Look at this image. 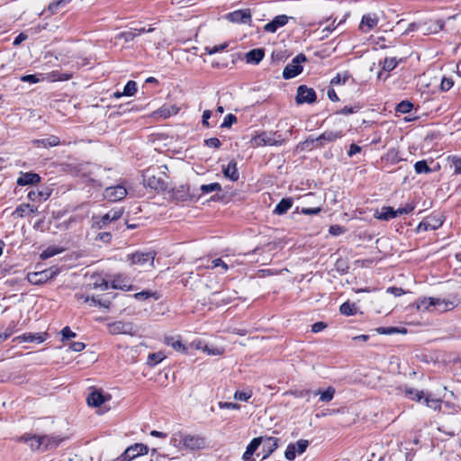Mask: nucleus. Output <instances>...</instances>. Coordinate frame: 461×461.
<instances>
[{"label":"nucleus","mask_w":461,"mask_h":461,"mask_svg":"<svg viewBox=\"0 0 461 461\" xmlns=\"http://www.w3.org/2000/svg\"><path fill=\"white\" fill-rule=\"evenodd\" d=\"M461 303L456 295L448 297H421L415 301L417 310L422 312L441 314L450 312Z\"/></svg>","instance_id":"obj_1"},{"label":"nucleus","mask_w":461,"mask_h":461,"mask_svg":"<svg viewBox=\"0 0 461 461\" xmlns=\"http://www.w3.org/2000/svg\"><path fill=\"white\" fill-rule=\"evenodd\" d=\"M170 441L171 444L176 447L191 450L202 449L205 446L204 438L195 435L185 434L181 431L174 433Z\"/></svg>","instance_id":"obj_2"},{"label":"nucleus","mask_w":461,"mask_h":461,"mask_svg":"<svg viewBox=\"0 0 461 461\" xmlns=\"http://www.w3.org/2000/svg\"><path fill=\"white\" fill-rule=\"evenodd\" d=\"M151 33L154 32V37L146 40L147 42L154 44L157 48L160 47L163 41L162 32L158 31L156 28L149 26V28H140V29H131L126 32H120L117 34L116 39L123 40L125 42L132 41L137 36L141 35L142 33Z\"/></svg>","instance_id":"obj_3"},{"label":"nucleus","mask_w":461,"mask_h":461,"mask_svg":"<svg viewBox=\"0 0 461 461\" xmlns=\"http://www.w3.org/2000/svg\"><path fill=\"white\" fill-rule=\"evenodd\" d=\"M285 140L276 132L272 131H260L259 133L253 136L250 140L252 147H263V146H281L285 143Z\"/></svg>","instance_id":"obj_4"},{"label":"nucleus","mask_w":461,"mask_h":461,"mask_svg":"<svg viewBox=\"0 0 461 461\" xmlns=\"http://www.w3.org/2000/svg\"><path fill=\"white\" fill-rule=\"evenodd\" d=\"M156 257L155 251H137L126 256V261L130 266H136L143 269H149L154 267V259Z\"/></svg>","instance_id":"obj_5"},{"label":"nucleus","mask_w":461,"mask_h":461,"mask_svg":"<svg viewBox=\"0 0 461 461\" xmlns=\"http://www.w3.org/2000/svg\"><path fill=\"white\" fill-rule=\"evenodd\" d=\"M124 212L122 207L113 208L102 217L94 216L92 217V226L95 229H103L110 222L115 221L120 219Z\"/></svg>","instance_id":"obj_6"},{"label":"nucleus","mask_w":461,"mask_h":461,"mask_svg":"<svg viewBox=\"0 0 461 461\" xmlns=\"http://www.w3.org/2000/svg\"><path fill=\"white\" fill-rule=\"evenodd\" d=\"M108 332L112 335L135 336L138 332L137 327L131 321H116L107 325Z\"/></svg>","instance_id":"obj_7"},{"label":"nucleus","mask_w":461,"mask_h":461,"mask_svg":"<svg viewBox=\"0 0 461 461\" xmlns=\"http://www.w3.org/2000/svg\"><path fill=\"white\" fill-rule=\"evenodd\" d=\"M144 185L156 191H164L167 188V181L160 176H157L153 169L149 168L143 174Z\"/></svg>","instance_id":"obj_8"},{"label":"nucleus","mask_w":461,"mask_h":461,"mask_svg":"<svg viewBox=\"0 0 461 461\" xmlns=\"http://www.w3.org/2000/svg\"><path fill=\"white\" fill-rule=\"evenodd\" d=\"M306 60V57L303 54H298L295 56L292 62L287 64L283 70V77L285 79H291L298 76L303 71L302 62Z\"/></svg>","instance_id":"obj_9"},{"label":"nucleus","mask_w":461,"mask_h":461,"mask_svg":"<svg viewBox=\"0 0 461 461\" xmlns=\"http://www.w3.org/2000/svg\"><path fill=\"white\" fill-rule=\"evenodd\" d=\"M58 269L49 268L39 272H32L27 275V280L32 285H41L58 275Z\"/></svg>","instance_id":"obj_10"},{"label":"nucleus","mask_w":461,"mask_h":461,"mask_svg":"<svg viewBox=\"0 0 461 461\" xmlns=\"http://www.w3.org/2000/svg\"><path fill=\"white\" fill-rule=\"evenodd\" d=\"M343 136L341 131H325L316 139H308L305 140L304 144L308 145L309 143L313 144L317 143L316 146L323 147L325 142H333L338 139H340Z\"/></svg>","instance_id":"obj_11"},{"label":"nucleus","mask_w":461,"mask_h":461,"mask_svg":"<svg viewBox=\"0 0 461 461\" xmlns=\"http://www.w3.org/2000/svg\"><path fill=\"white\" fill-rule=\"evenodd\" d=\"M309 446V442L306 439H299L295 444L290 443L285 452V456L286 459L293 461L296 453L303 454L306 451Z\"/></svg>","instance_id":"obj_12"},{"label":"nucleus","mask_w":461,"mask_h":461,"mask_svg":"<svg viewBox=\"0 0 461 461\" xmlns=\"http://www.w3.org/2000/svg\"><path fill=\"white\" fill-rule=\"evenodd\" d=\"M127 195L126 188L122 185L106 187L104 196L110 202L121 201Z\"/></svg>","instance_id":"obj_13"},{"label":"nucleus","mask_w":461,"mask_h":461,"mask_svg":"<svg viewBox=\"0 0 461 461\" xmlns=\"http://www.w3.org/2000/svg\"><path fill=\"white\" fill-rule=\"evenodd\" d=\"M294 18L286 14H280L276 16L271 22L264 25V32L275 33L279 28L284 27L290 20Z\"/></svg>","instance_id":"obj_14"},{"label":"nucleus","mask_w":461,"mask_h":461,"mask_svg":"<svg viewBox=\"0 0 461 461\" xmlns=\"http://www.w3.org/2000/svg\"><path fill=\"white\" fill-rule=\"evenodd\" d=\"M226 18L234 23L249 24L251 23V12L249 9H240L231 12Z\"/></svg>","instance_id":"obj_15"},{"label":"nucleus","mask_w":461,"mask_h":461,"mask_svg":"<svg viewBox=\"0 0 461 461\" xmlns=\"http://www.w3.org/2000/svg\"><path fill=\"white\" fill-rule=\"evenodd\" d=\"M295 99L297 104H312L316 100V94L312 88H309L303 85L297 88V95Z\"/></svg>","instance_id":"obj_16"},{"label":"nucleus","mask_w":461,"mask_h":461,"mask_svg":"<svg viewBox=\"0 0 461 461\" xmlns=\"http://www.w3.org/2000/svg\"><path fill=\"white\" fill-rule=\"evenodd\" d=\"M19 441H24L25 443H27L29 445V447L32 450H41V446H43V445L47 447L48 443H49V439L46 436L38 437V436H34V435L33 436L23 435L21 438H19Z\"/></svg>","instance_id":"obj_17"},{"label":"nucleus","mask_w":461,"mask_h":461,"mask_svg":"<svg viewBox=\"0 0 461 461\" xmlns=\"http://www.w3.org/2000/svg\"><path fill=\"white\" fill-rule=\"evenodd\" d=\"M443 224V220L438 215H430L418 225L419 230H437Z\"/></svg>","instance_id":"obj_18"},{"label":"nucleus","mask_w":461,"mask_h":461,"mask_svg":"<svg viewBox=\"0 0 461 461\" xmlns=\"http://www.w3.org/2000/svg\"><path fill=\"white\" fill-rule=\"evenodd\" d=\"M47 338L46 333L38 332V333H24L23 335L17 336L14 339V342L23 343V342H36L42 343L45 341Z\"/></svg>","instance_id":"obj_19"},{"label":"nucleus","mask_w":461,"mask_h":461,"mask_svg":"<svg viewBox=\"0 0 461 461\" xmlns=\"http://www.w3.org/2000/svg\"><path fill=\"white\" fill-rule=\"evenodd\" d=\"M110 398V395H104L101 391L95 390L87 396L86 402L90 406L99 407L105 402L109 401Z\"/></svg>","instance_id":"obj_20"},{"label":"nucleus","mask_w":461,"mask_h":461,"mask_svg":"<svg viewBox=\"0 0 461 461\" xmlns=\"http://www.w3.org/2000/svg\"><path fill=\"white\" fill-rule=\"evenodd\" d=\"M222 173L224 176L230 181H238L240 174L238 171L237 162L234 159H231L227 166H222Z\"/></svg>","instance_id":"obj_21"},{"label":"nucleus","mask_w":461,"mask_h":461,"mask_svg":"<svg viewBox=\"0 0 461 461\" xmlns=\"http://www.w3.org/2000/svg\"><path fill=\"white\" fill-rule=\"evenodd\" d=\"M379 22V17L375 14H367L363 15L361 23H360V29H362L365 32H367L368 31L375 28Z\"/></svg>","instance_id":"obj_22"},{"label":"nucleus","mask_w":461,"mask_h":461,"mask_svg":"<svg viewBox=\"0 0 461 461\" xmlns=\"http://www.w3.org/2000/svg\"><path fill=\"white\" fill-rule=\"evenodd\" d=\"M263 451L265 455L263 459L268 457L278 447V438L273 437H263Z\"/></svg>","instance_id":"obj_23"},{"label":"nucleus","mask_w":461,"mask_h":461,"mask_svg":"<svg viewBox=\"0 0 461 461\" xmlns=\"http://www.w3.org/2000/svg\"><path fill=\"white\" fill-rule=\"evenodd\" d=\"M165 343L173 348L176 351L180 353H186L187 347L182 343V340L179 336H171L165 338Z\"/></svg>","instance_id":"obj_24"},{"label":"nucleus","mask_w":461,"mask_h":461,"mask_svg":"<svg viewBox=\"0 0 461 461\" xmlns=\"http://www.w3.org/2000/svg\"><path fill=\"white\" fill-rule=\"evenodd\" d=\"M335 392L336 391L334 387L329 386L325 391L318 390L312 393L306 391L305 394L312 393L313 395H320V401L329 402L333 399Z\"/></svg>","instance_id":"obj_25"},{"label":"nucleus","mask_w":461,"mask_h":461,"mask_svg":"<svg viewBox=\"0 0 461 461\" xmlns=\"http://www.w3.org/2000/svg\"><path fill=\"white\" fill-rule=\"evenodd\" d=\"M41 180V177L36 173H24L18 179L17 184L19 185H34L39 183Z\"/></svg>","instance_id":"obj_26"},{"label":"nucleus","mask_w":461,"mask_h":461,"mask_svg":"<svg viewBox=\"0 0 461 461\" xmlns=\"http://www.w3.org/2000/svg\"><path fill=\"white\" fill-rule=\"evenodd\" d=\"M178 113V108L175 105H163L159 109H158L156 112H154V115L156 117L160 118H167L171 115H175Z\"/></svg>","instance_id":"obj_27"},{"label":"nucleus","mask_w":461,"mask_h":461,"mask_svg":"<svg viewBox=\"0 0 461 461\" xmlns=\"http://www.w3.org/2000/svg\"><path fill=\"white\" fill-rule=\"evenodd\" d=\"M375 218L383 221H388L396 218L394 209L393 207L384 206L381 209V212L376 211L374 214Z\"/></svg>","instance_id":"obj_28"},{"label":"nucleus","mask_w":461,"mask_h":461,"mask_svg":"<svg viewBox=\"0 0 461 461\" xmlns=\"http://www.w3.org/2000/svg\"><path fill=\"white\" fill-rule=\"evenodd\" d=\"M293 206V199L292 198H283L274 209V213L277 215H283L287 212L289 209Z\"/></svg>","instance_id":"obj_29"},{"label":"nucleus","mask_w":461,"mask_h":461,"mask_svg":"<svg viewBox=\"0 0 461 461\" xmlns=\"http://www.w3.org/2000/svg\"><path fill=\"white\" fill-rule=\"evenodd\" d=\"M264 50L261 49H254L249 50L246 55L248 63L258 64L264 58Z\"/></svg>","instance_id":"obj_30"},{"label":"nucleus","mask_w":461,"mask_h":461,"mask_svg":"<svg viewBox=\"0 0 461 461\" xmlns=\"http://www.w3.org/2000/svg\"><path fill=\"white\" fill-rule=\"evenodd\" d=\"M172 195L176 200L186 201L189 198V187L181 185L172 190Z\"/></svg>","instance_id":"obj_31"},{"label":"nucleus","mask_w":461,"mask_h":461,"mask_svg":"<svg viewBox=\"0 0 461 461\" xmlns=\"http://www.w3.org/2000/svg\"><path fill=\"white\" fill-rule=\"evenodd\" d=\"M112 286L115 289L131 290V285L128 284V281L122 276H115L112 282Z\"/></svg>","instance_id":"obj_32"},{"label":"nucleus","mask_w":461,"mask_h":461,"mask_svg":"<svg viewBox=\"0 0 461 461\" xmlns=\"http://www.w3.org/2000/svg\"><path fill=\"white\" fill-rule=\"evenodd\" d=\"M447 163L449 168L453 170L454 174H461V158L456 156H450L447 158Z\"/></svg>","instance_id":"obj_33"},{"label":"nucleus","mask_w":461,"mask_h":461,"mask_svg":"<svg viewBox=\"0 0 461 461\" xmlns=\"http://www.w3.org/2000/svg\"><path fill=\"white\" fill-rule=\"evenodd\" d=\"M404 394L411 400L420 402L424 397V392L414 388H405Z\"/></svg>","instance_id":"obj_34"},{"label":"nucleus","mask_w":461,"mask_h":461,"mask_svg":"<svg viewBox=\"0 0 461 461\" xmlns=\"http://www.w3.org/2000/svg\"><path fill=\"white\" fill-rule=\"evenodd\" d=\"M339 311L343 315L352 316L357 313V308L355 303L346 302L343 304H341Z\"/></svg>","instance_id":"obj_35"},{"label":"nucleus","mask_w":461,"mask_h":461,"mask_svg":"<svg viewBox=\"0 0 461 461\" xmlns=\"http://www.w3.org/2000/svg\"><path fill=\"white\" fill-rule=\"evenodd\" d=\"M129 450H131V453L132 454H138L139 456H143L148 454L149 447L148 446L142 444V443H136L134 445H131L127 447Z\"/></svg>","instance_id":"obj_36"},{"label":"nucleus","mask_w":461,"mask_h":461,"mask_svg":"<svg viewBox=\"0 0 461 461\" xmlns=\"http://www.w3.org/2000/svg\"><path fill=\"white\" fill-rule=\"evenodd\" d=\"M414 169L417 174H428L432 172V169L428 166L426 160H420L414 164Z\"/></svg>","instance_id":"obj_37"},{"label":"nucleus","mask_w":461,"mask_h":461,"mask_svg":"<svg viewBox=\"0 0 461 461\" xmlns=\"http://www.w3.org/2000/svg\"><path fill=\"white\" fill-rule=\"evenodd\" d=\"M398 63L399 61L396 58H385L382 63V68L384 71L390 72L397 67Z\"/></svg>","instance_id":"obj_38"},{"label":"nucleus","mask_w":461,"mask_h":461,"mask_svg":"<svg viewBox=\"0 0 461 461\" xmlns=\"http://www.w3.org/2000/svg\"><path fill=\"white\" fill-rule=\"evenodd\" d=\"M165 358V355L162 352H156L149 354L148 357V365L154 366L160 363Z\"/></svg>","instance_id":"obj_39"},{"label":"nucleus","mask_w":461,"mask_h":461,"mask_svg":"<svg viewBox=\"0 0 461 461\" xmlns=\"http://www.w3.org/2000/svg\"><path fill=\"white\" fill-rule=\"evenodd\" d=\"M200 190L203 194H209L212 192H221V185L219 183H211L208 185H202Z\"/></svg>","instance_id":"obj_40"},{"label":"nucleus","mask_w":461,"mask_h":461,"mask_svg":"<svg viewBox=\"0 0 461 461\" xmlns=\"http://www.w3.org/2000/svg\"><path fill=\"white\" fill-rule=\"evenodd\" d=\"M423 400L424 403L431 409L437 410L440 408V402L432 398L429 394H424Z\"/></svg>","instance_id":"obj_41"},{"label":"nucleus","mask_w":461,"mask_h":461,"mask_svg":"<svg viewBox=\"0 0 461 461\" xmlns=\"http://www.w3.org/2000/svg\"><path fill=\"white\" fill-rule=\"evenodd\" d=\"M137 92V84L135 81H129L124 88H123V95L126 96H131Z\"/></svg>","instance_id":"obj_42"},{"label":"nucleus","mask_w":461,"mask_h":461,"mask_svg":"<svg viewBox=\"0 0 461 461\" xmlns=\"http://www.w3.org/2000/svg\"><path fill=\"white\" fill-rule=\"evenodd\" d=\"M413 104L409 101H402L396 106V111L401 113H407L411 111Z\"/></svg>","instance_id":"obj_43"},{"label":"nucleus","mask_w":461,"mask_h":461,"mask_svg":"<svg viewBox=\"0 0 461 461\" xmlns=\"http://www.w3.org/2000/svg\"><path fill=\"white\" fill-rule=\"evenodd\" d=\"M72 77L71 73H63L59 74V72H52L50 75V78L51 81H66Z\"/></svg>","instance_id":"obj_44"},{"label":"nucleus","mask_w":461,"mask_h":461,"mask_svg":"<svg viewBox=\"0 0 461 461\" xmlns=\"http://www.w3.org/2000/svg\"><path fill=\"white\" fill-rule=\"evenodd\" d=\"M61 252L60 249L55 248V247H50L48 249H46L41 254V258L42 259H47V258H50L55 255H58Z\"/></svg>","instance_id":"obj_45"},{"label":"nucleus","mask_w":461,"mask_h":461,"mask_svg":"<svg viewBox=\"0 0 461 461\" xmlns=\"http://www.w3.org/2000/svg\"><path fill=\"white\" fill-rule=\"evenodd\" d=\"M235 122H237V117L232 113H229L224 117L221 128H230Z\"/></svg>","instance_id":"obj_46"},{"label":"nucleus","mask_w":461,"mask_h":461,"mask_svg":"<svg viewBox=\"0 0 461 461\" xmlns=\"http://www.w3.org/2000/svg\"><path fill=\"white\" fill-rule=\"evenodd\" d=\"M262 442H263V437L255 438L250 441V443L248 445L246 449L254 454V452L262 444Z\"/></svg>","instance_id":"obj_47"},{"label":"nucleus","mask_w":461,"mask_h":461,"mask_svg":"<svg viewBox=\"0 0 461 461\" xmlns=\"http://www.w3.org/2000/svg\"><path fill=\"white\" fill-rule=\"evenodd\" d=\"M131 450L126 448L124 452L113 461H131L132 459L138 456V454H132L131 453Z\"/></svg>","instance_id":"obj_48"},{"label":"nucleus","mask_w":461,"mask_h":461,"mask_svg":"<svg viewBox=\"0 0 461 461\" xmlns=\"http://www.w3.org/2000/svg\"><path fill=\"white\" fill-rule=\"evenodd\" d=\"M211 266H208L207 268H216V267H221L222 269L223 272H226L228 269H229V267L228 265L223 261L221 260V258H216V259H213L212 262H211Z\"/></svg>","instance_id":"obj_49"},{"label":"nucleus","mask_w":461,"mask_h":461,"mask_svg":"<svg viewBox=\"0 0 461 461\" xmlns=\"http://www.w3.org/2000/svg\"><path fill=\"white\" fill-rule=\"evenodd\" d=\"M152 296H154L156 300L158 299V296H156V293H152L150 291H141V292L136 293L134 294V297L137 300H140V301L147 300Z\"/></svg>","instance_id":"obj_50"},{"label":"nucleus","mask_w":461,"mask_h":461,"mask_svg":"<svg viewBox=\"0 0 461 461\" xmlns=\"http://www.w3.org/2000/svg\"><path fill=\"white\" fill-rule=\"evenodd\" d=\"M252 396L250 391H237L234 394V399L237 401L247 402Z\"/></svg>","instance_id":"obj_51"},{"label":"nucleus","mask_w":461,"mask_h":461,"mask_svg":"<svg viewBox=\"0 0 461 461\" xmlns=\"http://www.w3.org/2000/svg\"><path fill=\"white\" fill-rule=\"evenodd\" d=\"M203 351L205 352L209 356H220L223 353V349L219 348H211L207 345L203 346Z\"/></svg>","instance_id":"obj_52"},{"label":"nucleus","mask_w":461,"mask_h":461,"mask_svg":"<svg viewBox=\"0 0 461 461\" xmlns=\"http://www.w3.org/2000/svg\"><path fill=\"white\" fill-rule=\"evenodd\" d=\"M68 2H70V0L54 1L49 5V7H48L49 11H50L52 14H54V13H56V11L58 10V8L59 6H63L64 5L68 4Z\"/></svg>","instance_id":"obj_53"},{"label":"nucleus","mask_w":461,"mask_h":461,"mask_svg":"<svg viewBox=\"0 0 461 461\" xmlns=\"http://www.w3.org/2000/svg\"><path fill=\"white\" fill-rule=\"evenodd\" d=\"M29 208V203H23L15 209L13 214H17L19 217H24L27 214Z\"/></svg>","instance_id":"obj_54"},{"label":"nucleus","mask_w":461,"mask_h":461,"mask_svg":"<svg viewBox=\"0 0 461 461\" xmlns=\"http://www.w3.org/2000/svg\"><path fill=\"white\" fill-rule=\"evenodd\" d=\"M359 106H345L341 110L338 111L336 113L342 115H348L354 113H357L359 110Z\"/></svg>","instance_id":"obj_55"},{"label":"nucleus","mask_w":461,"mask_h":461,"mask_svg":"<svg viewBox=\"0 0 461 461\" xmlns=\"http://www.w3.org/2000/svg\"><path fill=\"white\" fill-rule=\"evenodd\" d=\"M91 304H93L95 306L109 308V306L111 304V301L110 300H99L95 297H91Z\"/></svg>","instance_id":"obj_56"},{"label":"nucleus","mask_w":461,"mask_h":461,"mask_svg":"<svg viewBox=\"0 0 461 461\" xmlns=\"http://www.w3.org/2000/svg\"><path fill=\"white\" fill-rule=\"evenodd\" d=\"M348 76L347 74H344V75H341V74H338L335 77H333L331 79V84L332 85H341V84H345L346 81L348 80Z\"/></svg>","instance_id":"obj_57"},{"label":"nucleus","mask_w":461,"mask_h":461,"mask_svg":"<svg viewBox=\"0 0 461 461\" xmlns=\"http://www.w3.org/2000/svg\"><path fill=\"white\" fill-rule=\"evenodd\" d=\"M204 143L209 148H220L221 143L218 138H210L204 140Z\"/></svg>","instance_id":"obj_58"},{"label":"nucleus","mask_w":461,"mask_h":461,"mask_svg":"<svg viewBox=\"0 0 461 461\" xmlns=\"http://www.w3.org/2000/svg\"><path fill=\"white\" fill-rule=\"evenodd\" d=\"M454 85V82L451 78L443 77L441 80L440 87L443 91L449 90Z\"/></svg>","instance_id":"obj_59"},{"label":"nucleus","mask_w":461,"mask_h":461,"mask_svg":"<svg viewBox=\"0 0 461 461\" xmlns=\"http://www.w3.org/2000/svg\"><path fill=\"white\" fill-rule=\"evenodd\" d=\"M345 230L343 227L339 225H331L329 229V232L333 236H339L342 233H344Z\"/></svg>","instance_id":"obj_60"},{"label":"nucleus","mask_w":461,"mask_h":461,"mask_svg":"<svg viewBox=\"0 0 461 461\" xmlns=\"http://www.w3.org/2000/svg\"><path fill=\"white\" fill-rule=\"evenodd\" d=\"M378 333L391 335L398 332V329L394 327H381L377 329Z\"/></svg>","instance_id":"obj_61"},{"label":"nucleus","mask_w":461,"mask_h":461,"mask_svg":"<svg viewBox=\"0 0 461 461\" xmlns=\"http://www.w3.org/2000/svg\"><path fill=\"white\" fill-rule=\"evenodd\" d=\"M111 239H112L111 233L110 232H106V231L98 233L96 238H95V240H101V241H103L104 243L110 242Z\"/></svg>","instance_id":"obj_62"},{"label":"nucleus","mask_w":461,"mask_h":461,"mask_svg":"<svg viewBox=\"0 0 461 461\" xmlns=\"http://www.w3.org/2000/svg\"><path fill=\"white\" fill-rule=\"evenodd\" d=\"M69 348H70L71 350H73L75 352H80V351L85 349L86 345L83 342L77 341V342H72L69 345Z\"/></svg>","instance_id":"obj_63"},{"label":"nucleus","mask_w":461,"mask_h":461,"mask_svg":"<svg viewBox=\"0 0 461 461\" xmlns=\"http://www.w3.org/2000/svg\"><path fill=\"white\" fill-rule=\"evenodd\" d=\"M61 334H62L63 339H69L71 338H75L76 337V333L73 332L69 329V327L63 328L62 330H61Z\"/></svg>","instance_id":"obj_64"}]
</instances>
